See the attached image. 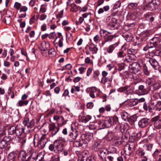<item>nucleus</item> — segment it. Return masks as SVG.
Returning a JSON list of instances; mask_svg holds the SVG:
<instances>
[{"label": "nucleus", "instance_id": "1", "mask_svg": "<svg viewBox=\"0 0 161 161\" xmlns=\"http://www.w3.org/2000/svg\"><path fill=\"white\" fill-rule=\"evenodd\" d=\"M161 40V34L160 35H156L154 37L150 40V48H154L156 50L155 53L156 55L158 56L159 54L161 53L160 49L161 48V44H159Z\"/></svg>", "mask_w": 161, "mask_h": 161}, {"label": "nucleus", "instance_id": "2", "mask_svg": "<svg viewBox=\"0 0 161 161\" xmlns=\"http://www.w3.org/2000/svg\"><path fill=\"white\" fill-rule=\"evenodd\" d=\"M117 123H118V118L114 116L107 117L102 121H99L98 124L100 129H102L106 127H109Z\"/></svg>", "mask_w": 161, "mask_h": 161}, {"label": "nucleus", "instance_id": "3", "mask_svg": "<svg viewBox=\"0 0 161 161\" xmlns=\"http://www.w3.org/2000/svg\"><path fill=\"white\" fill-rule=\"evenodd\" d=\"M48 142V140L46 137V135L39 136L38 134L35 135L34 139V144L36 147L39 149H42L45 146Z\"/></svg>", "mask_w": 161, "mask_h": 161}, {"label": "nucleus", "instance_id": "4", "mask_svg": "<svg viewBox=\"0 0 161 161\" xmlns=\"http://www.w3.org/2000/svg\"><path fill=\"white\" fill-rule=\"evenodd\" d=\"M108 22L107 28L110 30H114L119 28V25L117 23V19L112 16H109L106 19Z\"/></svg>", "mask_w": 161, "mask_h": 161}, {"label": "nucleus", "instance_id": "5", "mask_svg": "<svg viewBox=\"0 0 161 161\" xmlns=\"http://www.w3.org/2000/svg\"><path fill=\"white\" fill-rule=\"evenodd\" d=\"M146 83L148 85H151V88L152 89L153 91L158 90L161 87V83L153 78H148L147 79Z\"/></svg>", "mask_w": 161, "mask_h": 161}, {"label": "nucleus", "instance_id": "6", "mask_svg": "<svg viewBox=\"0 0 161 161\" xmlns=\"http://www.w3.org/2000/svg\"><path fill=\"white\" fill-rule=\"evenodd\" d=\"M159 4L158 0H152L148 4H146L142 7V9L144 10H148L151 11L155 10L158 8Z\"/></svg>", "mask_w": 161, "mask_h": 161}, {"label": "nucleus", "instance_id": "7", "mask_svg": "<svg viewBox=\"0 0 161 161\" xmlns=\"http://www.w3.org/2000/svg\"><path fill=\"white\" fill-rule=\"evenodd\" d=\"M14 7V8L19 10L20 12H24L25 13L23 14H21L19 15V17L21 18H25L26 16L25 12L27 10L28 8L25 6H22L21 4L17 2L15 3Z\"/></svg>", "mask_w": 161, "mask_h": 161}, {"label": "nucleus", "instance_id": "8", "mask_svg": "<svg viewBox=\"0 0 161 161\" xmlns=\"http://www.w3.org/2000/svg\"><path fill=\"white\" fill-rule=\"evenodd\" d=\"M55 144L54 152L56 153H60L63 152L65 146L62 141L60 140H56L54 142Z\"/></svg>", "mask_w": 161, "mask_h": 161}, {"label": "nucleus", "instance_id": "9", "mask_svg": "<svg viewBox=\"0 0 161 161\" xmlns=\"http://www.w3.org/2000/svg\"><path fill=\"white\" fill-rule=\"evenodd\" d=\"M53 118L54 120L57 121L58 126L60 127L66 124L68 121L67 120H65L63 116L57 115H54Z\"/></svg>", "mask_w": 161, "mask_h": 161}, {"label": "nucleus", "instance_id": "10", "mask_svg": "<svg viewBox=\"0 0 161 161\" xmlns=\"http://www.w3.org/2000/svg\"><path fill=\"white\" fill-rule=\"evenodd\" d=\"M151 121L153 123L154 127L156 129L161 128V117L156 116L153 118Z\"/></svg>", "mask_w": 161, "mask_h": 161}, {"label": "nucleus", "instance_id": "11", "mask_svg": "<svg viewBox=\"0 0 161 161\" xmlns=\"http://www.w3.org/2000/svg\"><path fill=\"white\" fill-rule=\"evenodd\" d=\"M23 124L25 125V128L28 129V131H30V129L33 128L34 125V121L31 119L30 120L28 118H26L23 121Z\"/></svg>", "mask_w": 161, "mask_h": 161}, {"label": "nucleus", "instance_id": "12", "mask_svg": "<svg viewBox=\"0 0 161 161\" xmlns=\"http://www.w3.org/2000/svg\"><path fill=\"white\" fill-rule=\"evenodd\" d=\"M49 47V44L48 42H43L41 43L39 46V48L41 50L42 53L44 56L47 55V53L45 52Z\"/></svg>", "mask_w": 161, "mask_h": 161}, {"label": "nucleus", "instance_id": "13", "mask_svg": "<svg viewBox=\"0 0 161 161\" xmlns=\"http://www.w3.org/2000/svg\"><path fill=\"white\" fill-rule=\"evenodd\" d=\"M11 137L10 136H5L0 141V148L3 149L7 147L8 143L10 141Z\"/></svg>", "mask_w": 161, "mask_h": 161}, {"label": "nucleus", "instance_id": "14", "mask_svg": "<svg viewBox=\"0 0 161 161\" xmlns=\"http://www.w3.org/2000/svg\"><path fill=\"white\" fill-rule=\"evenodd\" d=\"M79 135V132L76 130L75 129L69 133L68 136V140L69 142H72L75 140Z\"/></svg>", "mask_w": 161, "mask_h": 161}, {"label": "nucleus", "instance_id": "15", "mask_svg": "<svg viewBox=\"0 0 161 161\" xmlns=\"http://www.w3.org/2000/svg\"><path fill=\"white\" fill-rule=\"evenodd\" d=\"M92 136L89 134H83L81 136L80 140L83 144H87L92 138Z\"/></svg>", "mask_w": 161, "mask_h": 161}, {"label": "nucleus", "instance_id": "16", "mask_svg": "<svg viewBox=\"0 0 161 161\" xmlns=\"http://www.w3.org/2000/svg\"><path fill=\"white\" fill-rule=\"evenodd\" d=\"M25 129L22 125L20 124L17 126L16 127L15 134L19 138H22L20 136L23 132H25Z\"/></svg>", "mask_w": 161, "mask_h": 161}, {"label": "nucleus", "instance_id": "17", "mask_svg": "<svg viewBox=\"0 0 161 161\" xmlns=\"http://www.w3.org/2000/svg\"><path fill=\"white\" fill-rule=\"evenodd\" d=\"M149 121L150 119L147 118L142 119L138 122V125L140 128H144L148 125Z\"/></svg>", "mask_w": 161, "mask_h": 161}, {"label": "nucleus", "instance_id": "18", "mask_svg": "<svg viewBox=\"0 0 161 161\" xmlns=\"http://www.w3.org/2000/svg\"><path fill=\"white\" fill-rule=\"evenodd\" d=\"M49 127L50 131L51 132L53 135H55L57 133L60 128L58 126L57 127L56 126L55 123L50 124Z\"/></svg>", "mask_w": 161, "mask_h": 161}, {"label": "nucleus", "instance_id": "19", "mask_svg": "<svg viewBox=\"0 0 161 161\" xmlns=\"http://www.w3.org/2000/svg\"><path fill=\"white\" fill-rule=\"evenodd\" d=\"M136 56L134 55H127L126 54L124 60L123 62L125 63H131L135 60Z\"/></svg>", "mask_w": 161, "mask_h": 161}, {"label": "nucleus", "instance_id": "20", "mask_svg": "<svg viewBox=\"0 0 161 161\" xmlns=\"http://www.w3.org/2000/svg\"><path fill=\"white\" fill-rule=\"evenodd\" d=\"M130 68L136 73H137L139 71V68L140 67L138 66L137 63L133 62L130 65Z\"/></svg>", "mask_w": 161, "mask_h": 161}, {"label": "nucleus", "instance_id": "21", "mask_svg": "<svg viewBox=\"0 0 161 161\" xmlns=\"http://www.w3.org/2000/svg\"><path fill=\"white\" fill-rule=\"evenodd\" d=\"M27 154L24 151H21L18 156V159L19 161H25Z\"/></svg>", "mask_w": 161, "mask_h": 161}, {"label": "nucleus", "instance_id": "22", "mask_svg": "<svg viewBox=\"0 0 161 161\" xmlns=\"http://www.w3.org/2000/svg\"><path fill=\"white\" fill-rule=\"evenodd\" d=\"M113 80V75H109L107 77H102L101 79V81L103 84H105L107 82H111Z\"/></svg>", "mask_w": 161, "mask_h": 161}, {"label": "nucleus", "instance_id": "23", "mask_svg": "<svg viewBox=\"0 0 161 161\" xmlns=\"http://www.w3.org/2000/svg\"><path fill=\"white\" fill-rule=\"evenodd\" d=\"M126 54L122 51L119 52L117 53V58L122 62H123L125 58Z\"/></svg>", "mask_w": 161, "mask_h": 161}, {"label": "nucleus", "instance_id": "24", "mask_svg": "<svg viewBox=\"0 0 161 161\" xmlns=\"http://www.w3.org/2000/svg\"><path fill=\"white\" fill-rule=\"evenodd\" d=\"M90 91L94 94L95 93L96 96L98 97L101 93V91L95 87H91L90 88Z\"/></svg>", "mask_w": 161, "mask_h": 161}, {"label": "nucleus", "instance_id": "25", "mask_svg": "<svg viewBox=\"0 0 161 161\" xmlns=\"http://www.w3.org/2000/svg\"><path fill=\"white\" fill-rule=\"evenodd\" d=\"M118 42H116L114 44L109 46L107 48V52L109 53H113L115 48L119 45Z\"/></svg>", "mask_w": 161, "mask_h": 161}, {"label": "nucleus", "instance_id": "26", "mask_svg": "<svg viewBox=\"0 0 161 161\" xmlns=\"http://www.w3.org/2000/svg\"><path fill=\"white\" fill-rule=\"evenodd\" d=\"M134 89V87L132 86H126L125 93L127 95L132 94Z\"/></svg>", "mask_w": 161, "mask_h": 161}, {"label": "nucleus", "instance_id": "27", "mask_svg": "<svg viewBox=\"0 0 161 161\" xmlns=\"http://www.w3.org/2000/svg\"><path fill=\"white\" fill-rule=\"evenodd\" d=\"M89 49L92 52L93 54L97 53L98 51V48L96 46L93 44H90L89 47Z\"/></svg>", "mask_w": 161, "mask_h": 161}, {"label": "nucleus", "instance_id": "28", "mask_svg": "<svg viewBox=\"0 0 161 161\" xmlns=\"http://www.w3.org/2000/svg\"><path fill=\"white\" fill-rule=\"evenodd\" d=\"M108 153V151L105 149H102L99 151V155L102 158H105Z\"/></svg>", "mask_w": 161, "mask_h": 161}, {"label": "nucleus", "instance_id": "29", "mask_svg": "<svg viewBox=\"0 0 161 161\" xmlns=\"http://www.w3.org/2000/svg\"><path fill=\"white\" fill-rule=\"evenodd\" d=\"M149 61L153 68L155 69H157L158 63L156 60L153 58H150Z\"/></svg>", "mask_w": 161, "mask_h": 161}, {"label": "nucleus", "instance_id": "30", "mask_svg": "<svg viewBox=\"0 0 161 161\" xmlns=\"http://www.w3.org/2000/svg\"><path fill=\"white\" fill-rule=\"evenodd\" d=\"M148 111L150 112H152L153 110H156V106L155 103L152 102H151L148 106Z\"/></svg>", "mask_w": 161, "mask_h": 161}, {"label": "nucleus", "instance_id": "31", "mask_svg": "<svg viewBox=\"0 0 161 161\" xmlns=\"http://www.w3.org/2000/svg\"><path fill=\"white\" fill-rule=\"evenodd\" d=\"M70 6L71 7L70 9L71 11L73 12H76L78 10L79 7L77 6L75 4L72 3L71 4Z\"/></svg>", "mask_w": 161, "mask_h": 161}, {"label": "nucleus", "instance_id": "32", "mask_svg": "<svg viewBox=\"0 0 161 161\" xmlns=\"http://www.w3.org/2000/svg\"><path fill=\"white\" fill-rule=\"evenodd\" d=\"M80 87L78 86H72L71 90V92L72 93H74L76 94V92H79L80 91Z\"/></svg>", "mask_w": 161, "mask_h": 161}, {"label": "nucleus", "instance_id": "33", "mask_svg": "<svg viewBox=\"0 0 161 161\" xmlns=\"http://www.w3.org/2000/svg\"><path fill=\"white\" fill-rule=\"evenodd\" d=\"M16 127L14 126H12L8 127V132L10 135H13L15 133Z\"/></svg>", "mask_w": 161, "mask_h": 161}, {"label": "nucleus", "instance_id": "34", "mask_svg": "<svg viewBox=\"0 0 161 161\" xmlns=\"http://www.w3.org/2000/svg\"><path fill=\"white\" fill-rule=\"evenodd\" d=\"M28 103V102L27 100H20L17 103L16 105L18 107H21L24 105H27Z\"/></svg>", "mask_w": 161, "mask_h": 161}, {"label": "nucleus", "instance_id": "35", "mask_svg": "<svg viewBox=\"0 0 161 161\" xmlns=\"http://www.w3.org/2000/svg\"><path fill=\"white\" fill-rule=\"evenodd\" d=\"M139 90L140 91L142 92V94H145L147 93L148 91L145 88L144 86L143 85H141L139 86Z\"/></svg>", "mask_w": 161, "mask_h": 161}, {"label": "nucleus", "instance_id": "36", "mask_svg": "<svg viewBox=\"0 0 161 161\" xmlns=\"http://www.w3.org/2000/svg\"><path fill=\"white\" fill-rule=\"evenodd\" d=\"M125 153L127 155H129L131 153V147L130 145H126L125 148Z\"/></svg>", "mask_w": 161, "mask_h": 161}, {"label": "nucleus", "instance_id": "37", "mask_svg": "<svg viewBox=\"0 0 161 161\" xmlns=\"http://www.w3.org/2000/svg\"><path fill=\"white\" fill-rule=\"evenodd\" d=\"M39 2V0H31L29 3V4L33 7L35 6H37Z\"/></svg>", "mask_w": 161, "mask_h": 161}, {"label": "nucleus", "instance_id": "38", "mask_svg": "<svg viewBox=\"0 0 161 161\" xmlns=\"http://www.w3.org/2000/svg\"><path fill=\"white\" fill-rule=\"evenodd\" d=\"M3 21L7 25L9 24L11 22V18L10 16H5Z\"/></svg>", "mask_w": 161, "mask_h": 161}, {"label": "nucleus", "instance_id": "39", "mask_svg": "<svg viewBox=\"0 0 161 161\" xmlns=\"http://www.w3.org/2000/svg\"><path fill=\"white\" fill-rule=\"evenodd\" d=\"M121 118L125 121L128 120V114L126 112H122L121 114Z\"/></svg>", "mask_w": 161, "mask_h": 161}, {"label": "nucleus", "instance_id": "40", "mask_svg": "<svg viewBox=\"0 0 161 161\" xmlns=\"http://www.w3.org/2000/svg\"><path fill=\"white\" fill-rule=\"evenodd\" d=\"M138 104V101L134 99L133 100L130 101L129 103V106L130 107H132L137 105Z\"/></svg>", "mask_w": 161, "mask_h": 161}, {"label": "nucleus", "instance_id": "41", "mask_svg": "<svg viewBox=\"0 0 161 161\" xmlns=\"http://www.w3.org/2000/svg\"><path fill=\"white\" fill-rule=\"evenodd\" d=\"M15 157V154L14 152L10 153L8 155V158L9 159V161H14Z\"/></svg>", "mask_w": 161, "mask_h": 161}, {"label": "nucleus", "instance_id": "42", "mask_svg": "<svg viewBox=\"0 0 161 161\" xmlns=\"http://www.w3.org/2000/svg\"><path fill=\"white\" fill-rule=\"evenodd\" d=\"M92 119L91 115H88L86 116H84L82 117V120L83 122L86 123Z\"/></svg>", "mask_w": 161, "mask_h": 161}, {"label": "nucleus", "instance_id": "43", "mask_svg": "<svg viewBox=\"0 0 161 161\" xmlns=\"http://www.w3.org/2000/svg\"><path fill=\"white\" fill-rule=\"evenodd\" d=\"M138 52V51L136 49L130 48L128 50L127 52L130 55H134L136 54Z\"/></svg>", "mask_w": 161, "mask_h": 161}, {"label": "nucleus", "instance_id": "44", "mask_svg": "<svg viewBox=\"0 0 161 161\" xmlns=\"http://www.w3.org/2000/svg\"><path fill=\"white\" fill-rule=\"evenodd\" d=\"M83 143L81 141L80 139L79 141H77L73 143V146L74 147H79L82 146L83 145Z\"/></svg>", "mask_w": 161, "mask_h": 161}, {"label": "nucleus", "instance_id": "45", "mask_svg": "<svg viewBox=\"0 0 161 161\" xmlns=\"http://www.w3.org/2000/svg\"><path fill=\"white\" fill-rule=\"evenodd\" d=\"M144 147L147 150L151 151L152 149L153 145L152 144H146L144 145Z\"/></svg>", "mask_w": 161, "mask_h": 161}, {"label": "nucleus", "instance_id": "46", "mask_svg": "<svg viewBox=\"0 0 161 161\" xmlns=\"http://www.w3.org/2000/svg\"><path fill=\"white\" fill-rule=\"evenodd\" d=\"M48 54L51 55L52 57H54L56 55V52L54 48H52L48 51Z\"/></svg>", "mask_w": 161, "mask_h": 161}, {"label": "nucleus", "instance_id": "47", "mask_svg": "<svg viewBox=\"0 0 161 161\" xmlns=\"http://www.w3.org/2000/svg\"><path fill=\"white\" fill-rule=\"evenodd\" d=\"M156 110L159 111L161 110V101H158L155 104Z\"/></svg>", "mask_w": 161, "mask_h": 161}, {"label": "nucleus", "instance_id": "48", "mask_svg": "<svg viewBox=\"0 0 161 161\" xmlns=\"http://www.w3.org/2000/svg\"><path fill=\"white\" fill-rule=\"evenodd\" d=\"M5 128L4 127L2 126L0 127V137L2 135L5 134Z\"/></svg>", "mask_w": 161, "mask_h": 161}, {"label": "nucleus", "instance_id": "49", "mask_svg": "<svg viewBox=\"0 0 161 161\" xmlns=\"http://www.w3.org/2000/svg\"><path fill=\"white\" fill-rule=\"evenodd\" d=\"M137 6V4L135 3H130L129 4L128 6L129 8L130 9H133V8H136Z\"/></svg>", "mask_w": 161, "mask_h": 161}, {"label": "nucleus", "instance_id": "50", "mask_svg": "<svg viewBox=\"0 0 161 161\" xmlns=\"http://www.w3.org/2000/svg\"><path fill=\"white\" fill-rule=\"evenodd\" d=\"M71 68L72 66L71 65L69 64H66L65 66H64L63 67V68H62V70H70L71 69Z\"/></svg>", "mask_w": 161, "mask_h": 161}, {"label": "nucleus", "instance_id": "51", "mask_svg": "<svg viewBox=\"0 0 161 161\" xmlns=\"http://www.w3.org/2000/svg\"><path fill=\"white\" fill-rule=\"evenodd\" d=\"M142 68L143 69L145 74L146 75H148L149 74V72L148 70L146 64H144Z\"/></svg>", "mask_w": 161, "mask_h": 161}, {"label": "nucleus", "instance_id": "52", "mask_svg": "<svg viewBox=\"0 0 161 161\" xmlns=\"http://www.w3.org/2000/svg\"><path fill=\"white\" fill-rule=\"evenodd\" d=\"M107 32H108L102 29L100 31V33L101 37H105V35H106V33Z\"/></svg>", "mask_w": 161, "mask_h": 161}, {"label": "nucleus", "instance_id": "53", "mask_svg": "<svg viewBox=\"0 0 161 161\" xmlns=\"http://www.w3.org/2000/svg\"><path fill=\"white\" fill-rule=\"evenodd\" d=\"M63 37H62L59 40L58 42V45L59 46L61 47L63 46Z\"/></svg>", "mask_w": 161, "mask_h": 161}, {"label": "nucleus", "instance_id": "54", "mask_svg": "<svg viewBox=\"0 0 161 161\" xmlns=\"http://www.w3.org/2000/svg\"><path fill=\"white\" fill-rule=\"evenodd\" d=\"M48 36L49 38L50 39H54L56 36V34H55V32H52L50 34H49Z\"/></svg>", "mask_w": 161, "mask_h": 161}, {"label": "nucleus", "instance_id": "55", "mask_svg": "<svg viewBox=\"0 0 161 161\" xmlns=\"http://www.w3.org/2000/svg\"><path fill=\"white\" fill-rule=\"evenodd\" d=\"M91 16V13H86L82 15V17H83L84 19L87 17L90 18Z\"/></svg>", "mask_w": 161, "mask_h": 161}, {"label": "nucleus", "instance_id": "56", "mask_svg": "<svg viewBox=\"0 0 161 161\" xmlns=\"http://www.w3.org/2000/svg\"><path fill=\"white\" fill-rule=\"evenodd\" d=\"M107 36L108 37L105 38L106 42L111 41L114 38L113 36L108 35Z\"/></svg>", "mask_w": 161, "mask_h": 161}, {"label": "nucleus", "instance_id": "57", "mask_svg": "<svg viewBox=\"0 0 161 161\" xmlns=\"http://www.w3.org/2000/svg\"><path fill=\"white\" fill-rule=\"evenodd\" d=\"M93 107V104L92 102L88 103L86 105V107L87 108L92 109Z\"/></svg>", "mask_w": 161, "mask_h": 161}, {"label": "nucleus", "instance_id": "58", "mask_svg": "<svg viewBox=\"0 0 161 161\" xmlns=\"http://www.w3.org/2000/svg\"><path fill=\"white\" fill-rule=\"evenodd\" d=\"M121 4V2L120 1H118L114 4V6L115 8H118L120 7Z\"/></svg>", "mask_w": 161, "mask_h": 161}, {"label": "nucleus", "instance_id": "59", "mask_svg": "<svg viewBox=\"0 0 161 161\" xmlns=\"http://www.w3.org/2000/svg\"><path fill=\"white\" fill-rule=\"evenodd\" d=\"M63 14V10H61L59 11L57 15V18H61L62 17Z\"/></svg>", "mask_w": 161, "mask_h": 161}, {"label": "nucleus", "instance_id": "60", "mask_svg": "<svg viewBox=\"0 0 161 161\" xmlns=\"http://www.w3.org/2000/svg\"><path fill=\"white\" fill-rule=\"evenodd\" d=\"M47 27L46 24H43L41 26V30L42 31H45L47 30Z\"/></svg>", "mask_w": 161, "mask_h": 161}, {"label": "nucleus", "instance_id": "61", "mask_svg": "<svg viewBox=\"0 0 161 161\" xmlns=\"http://www.w3.org/2000/svg\"><path fill=\"white\" fill-rule=\"evenodd\" d=\"M143 61L142 60H139L137 64H138V66H139L140 67H143V65L144 64H143Z\"/></svg>", "mask_w": 161, "mask_h": 161}, {"label": "nucleus", "instance_id": "62", "mask_svg": "<svg viewBox=\"0 0 161 161\" xmlns=\"http://www.w3.org/2000/svg\"><path fill=\"white\" fill-rule=\"evenodd\" d=\"M47 17V15L45 14H42L40 16L39 19L41 20H43L46 18Z\"/></svg>", "mask_w": 161, "mask_h": 161}, {"label": "nucleus", "instance_id": "63", "mask_svg": "<svg viewBox=\"0 0 161 161\" xmlns=\"http://www.w3.org/2000/svg\"><path fill=\"white\" fill-rule=\"evenodd\" d=\"M66 36L69 39H72L73 38V37L69 31H67L66 33Z\"/></svg>", "mask_w": 161, "mask_h": 161}, {"label": "nucleus", "instance_id": "64", "mask_svg": "<svg viewBox=\"0 0 161 161\" xmlns=\"http://www.w3.org/2000/svg\"><path fill=\"white\" fill-rule=\"evenodd\" d=\"M86 161H96L94 157L90 156L87 158Z\"/></svg>", "mask_w": 161, "mask_h": 161}]
</instances>
